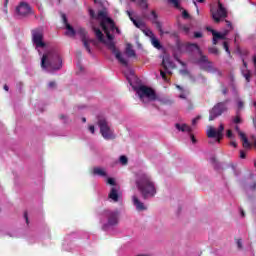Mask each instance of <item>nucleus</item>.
I'll return each mask as SVG.
<instances>
[{
	"label": "nucleus",
	"instance_id": "f257e3e1",
	"mask_svg": "<svg viewBox=\"0 0 256 256\" xmlns=\"http://www.w3.org/2000/svg\"><path fill=\"white\" fill-rule=\"evenodd\" d=\"M32 45L41 57V69L45 73L55 74L63 67V59L56 50L47 51V43L43 40V29L35 28L31 31Z\"/></svg>",
	"mask_w": 256,
	"mask_h": 256
},
{
	"label": "nucleus",
	"instance_id": "f03ea898",
	"mask_svg": "<svg viewBox=\"0 0 256 256\" xmlns=\"http://www.w3.org/2000/svg\"><path fill=\"white\" fill-rule=\"evenodd\" d=\"M88 13L91 19H96L97 21H100V26L107 37V40L105 39V42H103V44L106 45L109 51H111L112 55H115V58L121 65L127 67V59L123 57V54H121V52L117 49L114 41L115 36L111 34V31H115V21L107 16L106 9L100 10L98 11V14H95V10L89 8Z\"/></svg>",
	"mask_w": 256,
	"mask_h": 256
},
{
	"label": "nucleus",
	"instance_id": "7ed1b4c3",
	"mask_svg": "<svg viewBox=\"0 0 256 256\" xmlns=\"http://www.w3.org/2000/svg\"><path fill=\"white\" fill-rule=\"evenodd\" d=\"M135 183L143 199H149V197H155L157 190L155 189V184L151 180V176H149V174L143 171H138L135 174Z\"/></svg>",
	"mask_w": 256,
	"mask_h": 256
},
{
	"label": "nucleus",
	"instance_id": "20e7f679",
	"mask_svg": "<svg viewBox=\"0 0 256 256\" xmlns=\"http://www.w3.org/2000/svg\"><path fill=\"white\" fill-rule=\"evenodd\" d=\"M195 52L200 56V59L197 60V65H199L200 69H203V71H208V73H217L219 77L223 75V72L215 68L207 56L203 55V51L196 43L187 42L186 53L193 55Z\"/></svg>",
	"mask_w": 256,
	"mask_h": 256
},
{
	"label": "nucleus",
	"instance_id": "39448f33",
	"mask_svg": "<svg viewBox=\"0 0 256 256\" xmlns=\"http://www.w3.org/2000/svg\"><path fill=\"white\" fill-rule=\"evenodd\" d=\"M121 212L119 210H104L100 215L101 230L108 235H113L117 225H119V217Z\"/></svg>",
	"mask_w": 256,
	"mask_h": 256
},
{
	"label": "nucleus",
	"instance_id": "423d86ee",
	"mask_svg": "<svg viewBox=\"0 0 256 256\" xmlns=\"http://www.w3.org/2000/svg\"><path fill=\"white\" fill-rule=\"evenodd\" d=\"M89 242V234L84 233L82 238L77 236V233L73 232L65 236L62 243L63 251L68 253H75V251H81V246Z\"/></svg>",
	"mask_w": 256,
	"mask_h": 256
},
{
	"label": "nucleus",
	"instance_id": "0eeeda50",
	"mask_svg": "<svg viewBox=\"0 0 256 256\" xmlns=\"http://www.w3.org/2000/svg\"><path fill=\"white\" fill-rule=\"evenodd\" d=\"M210 13L215 23H220L222 19L227 18V8L221 2L210 4Z\"/></svg>",
	"mask_w": 256,
	"mask_h": 256
},
{
	"label": "nucleus",
	"instance_id": "6e6552de",
	"mask_svg": "<svg viewBox=\"0 0 256 256\" xmlns=\"http://www.w3.org/2000/svg\"><path fill=\"white\" fill-rule=\"evenodd\" d=\"M125 67L124 75L129 83V85L134 89L136 92L139 91V87H143L141 84V79L135 75V71L129 67V60H127V66Z\"/></svg>",
	"mask_w": 256,
	"mask_h": 256
},
{
	"label": "nucleus",
	"instance_id": "1a4fd4ad",
	"mask_svg": "<svg viewBox=\"0 0 256 256\" xmlns=\"http://www.w3.org/2000/svg\"><path fill=\"white\" fill-rule=\"evenodd\" d=\"M98 127L100 129V133L106 141H111L115 139V132L111 129L109 122L105 118L98 119Z\"/></svg>",
	"mask_w": 256,
	"mask_h": 256
},
{
	"label": "nucleus",
	"instance_id": "9d476101",
	"mask_svg": "<svg viewBox=\"0 0 256 256\" xmlns=\"http://www.w3.org/2000/svg\"><path fill=\"white\" fill-rule=\"evenodd\" d=\"M227 103H229V100H225L224 102H219L214 105L209 111V121H215L217 117H221L225 111H227Z\"/></svg>",
	"mask_w": 256,
	"mask_h": 256
},
{
	"label": "nucleus",
	"instance_id": "9b49d317",
	"mask_svg": "<svg viewBox=\"0 0 256 256\" xmlns=\"http://www.w3.org/2000/svg\"><path fill=\"white\" fill-rule=\"evenodd\" d=\"M136 93L143 102H145V99H148V101H155L157 99V94L155 93V90L145 85L140 86Z\"/></svg>",
	"mask_w": 256,
	"mask_h": 256
},
{
	"label": "nucleus",
	"instance_id": "f8f14e48",
	"mask_svg": "<svg viewBox=\"0 0 256 256\" xmlns=\"http://www.w3.org/2000/svg\"><path fill=\"white\" fill-rule=\"evenodd\" d=\"M162 66L165 71H160V75L164 81H167V73L171 74V70L169 69H175V63L171 61L169 56H164L162 60Z\"/></svg>",
	"mask_w": 256,
	"mask_h": 256
},
{
	"label": "nucleus",
	"instance_id": "ddd939ff",
	"mask_svg": "<svg viewBox=\"0 0 256 256\" xmlns=\"http://www.w3.org/2000/svg\"><path fill=\"white\" fill-rule=\"evenodd\" d=\"M33 13V9L31 6L26 3V2H21L17 7H16V14L19 17H27V15H31Z\"/></svg>",
	"mask_w": 256,
	"mask_h": 256
},
{
	"label": "nucleus",
	"instance_id": "4468645a",
	"mask_svg": "<svg viewBox=\"0 0 256 256\" xmlns=\"http://www.w3.org/2000/svg\"><path fill=\"white\" fill-rule=\"evenodd\" d=\"M150 15V21L153 25L156 26V29H158L160 35H169V31H163V23L159 21V16L157 15V12H155V10H152Z\"/></svg>",
	"mask_w": 256,
	"mask_h": 256
},
{
	"label": "nucleus",
	"instance_id": "2eb2a0df",
	"mask_svg": "<svg viewBox=\"0 0 256 256\" xmlns=\"http://www.w3.org/2000/svg\"><path fill=\"white\" fill-rule=\"evenodd\" d=\"M76 35H79L86 51L89 55H93V51H91V47L89 46V41H87V30L85 28H79L76 30Z\"/></svg>",
	"mask_w": 256,
	"mask_h": 256
},
{
	"label": "nucleus",
	"instance_id": "dca6fc26",
	"mask_svg": "<svg viewBox=\"0 0 256 256\" xmlns=\"http://www.w3.org/2000/svg\"><path fill=\"white\" fill-rule=\"evenodd\" d=\"M61 17L66 28L65 35H67L68 37H75L77 35V31L75 30V28H73V26H71V24H69V21L67 20V15L61 14Z\"/></svg>",
	"mask_w": 256,
	"mask_h": 256
},
{
	"label": "nucleus",
	"instance_id": "f3484780",
	"mask_svg": "<svg viewBox=\"0 0 256 256\" xmlns=\"http://www.w3.org/2000/svg\"><path fill=\"white\" fill-rule=\"evenodd\" d=\"M206 31H208L209 33L212 34L213 39H212V43L213 45H217V43L219 41H225V36L221 33L216 31L215 29L211 28V27H207Z\"/></svg>",
	"mask_w": 256,
	"mask_h": 256
},
{
	"label": "nucleus",
	"instance_id": "a211bd4d",
	"mask_svg": "<svg viewBox=\"0 0 256 256\" xmlns=\"http://www.w3.org/2000/svg\"><path fill=\"white\" fill-rule=\"evenodd\" d=\"M181 53H187V43H183L177 40L174 50V57L176 60H178L177 55H181Z\"/></svg>",
	"mask_w": 256,
	"mask_h": 256
},
{
	"label": "nucleus",
	"instance_id": "6ab92c4d",
	"mask_svg": "<svg viewBox=\"0 0 256 256\" xmlns=\"http://www.w3.org/2000/svg\"><path fill=\"white\" fill-rule=\"evenodd\" d=\"M235 131L238 133L241 141H243V147L245 149H250L251 148V142H249V138H247V135H245L244 132L241 131L239 126H235Z\"/></svg>",
	"mask_w": 256,
	"mask_h": 256
},
{
	"label": "nucleus",
	"instance_id": "aec40b11",
	"mask_svg": "<svg viewBox=\"0 0 256 256\" xmlns=\"http://www.w3.org/2000/svg\"><path fill=\"white\" fill-rule=\"evenodd\" d=\"M132 203L136 208V211H147V206L137 196H132Z\"/></svg>",
	"mask_w": 256,
	"mask_h": 256
},
{
	"label": "nucleus",
	"instance_id": "412c9836",
	"mask_svg": "<svg viewBox=\"0 0 256 256\" xmlns=\"http://www.w3.org/2000/svg\"><path fill=\"white\" fill-rule=\"evenodd\" d=\"M127 15L129 19L132 21L133 25L137 27V29H141L142 31L145 29V22L141 20H136L135 18H133V12L127 11Z\"/></svg>",
	"mask_w": 256,
	"mask_h": 256
},
{
	"label": "nucleus",
	"instance_id": "4be33fe9",
	"mask_svg": "<svg viewBox=\"0 0 256 256\" xmlns=\"http://www.w3.org/2000/svg\"><path fill=\"white\" fill-rule=\"evenodd\" d=\"M207 137H209V139H216V141L218 143H221V136L219 135V132H217V130H215V128L213 127H209V129L207 130Z\"/></svg>",
	"mask_w": 256,
	"mask_h": 256
},
{
	"label": "nucleus",
	"instance_id": "5701e85b",
	"mask_svg": "<svg viewBox=\"0 0 256 256\" xmlns=\"http://www.w3.org/2000/svg\"><path fill=\"white\" fill-rule=\"evenodd\" d=\"M108 199L114 203H117V201H119V190H117L115 187H112L108 194Z\"/></svg>",
	"mask_w": 256,
	"mask_h": 256
},
{
	"label": "nucleus",
	"instance_id": "b1692460",
	"mask_svg": "<svg viewBox=\"0 0 256 256\" xmlns=\"http://www.w3.org/2000/svg\"><path fill=\"white\" fill-rule=\"evenodd\" d=\"M175 127L178 131H182V133H191L193 131V128H191V126H188L187 124L176 123Z\"/></svg>",
	"mask_w": 256,
	"mask_h": 256
},
{
	"label": "nucleus",
	"instance_id": "393cba45",
	"mask_svg": "<svg viewBox=\"0 0 256 256\" xmlns=\"http://www.w3.org/2000/svg\"><path fill=\"white\" fill-rule=\"evenodd\" d=\"M93 175L97 177H107V171L101 167H94L93 168Z\"/></svg>",
	"mask_w": 256,
	"mask_h": 256
},
{
	"label": "nucleus",
	"instance_id": "a878e982",
	"mask_svg": "<svg viewBox=\"0 0 256 256\" xmlns=\"http://www.w3.org/2000/svg\"><path fill=\"white\" fill-rule=\"evenodd\" d=\"M92 29H93V32L95 33L98 41H100V43L105 42V35H103V32L101 31V29H99L97 27H92Z\"/></svg>",
	"mask_w": 256,
	"mask_h": 256
},
{
	"label": "nucleus",
	"instance_id": "bb28decb",
	"mask_svg": "<svg viewBox=\"0 0 256 256\" xmlns=\"http://www.w3.org/2000/svg\"><path fill=\"white\" fill-rule=\"evenodd\" d=\"M151 43L153 45V47H155V49L161 50L163 49V45H161V41H159V39H157V37H152L151 39Z\"/></svg>",
	"mask_w": 256,
	"mask_h": 256
},
{
	"label": "nucleus",
	"instance_id": "cd10ccee",
	"mask_svg": "<svg viewBox=\"0 0 256 256\" xmlns=\"http://www.w3.org/2000/svg\"><path fill=\"white\" fill-rule=\"evenodd\" d=\"M132 3H137L141 9H147L149 5L147 4V0H130Z\"/></svg>",
	"mask_w": 256,
	"mask_h": 256
},
{
	"label": "nucleus",
	"instance_id": "c85d7f7f",
	"mask_svg": "<svg viewBox=\"0 0 256 256\" xmlns=\"http://www.w3.org/2000/svg\"><path fill=\"white\" fill-rule=\"evenodd\" d=\"M125 53L127 55V57H135V50L133 49V47L131 46V44H128L126 46V50Z\"/></svg>",
	"mask_w": 256,
	"mask_h": 256
},
{
	"label": "nucleus",
	"instance_id": "c756f323",
	"mask_svg": "<svg viewBox=\"0 0 256 256\" xmlns=\"http://www.w3.org/2000/svg\"><path fill=\"white\" fill-rule=\"evenodd\" d=\"M210 163L213 165L216 171H219L221 169V164L217 162V159H215V157L210 158Z\"/></svg>",
	"mask_w": 256,
	"mask_h": 256
},
{
	"label": "nucleus",
	"instance_id": "7c9ffc66",
	"mask_svg": "<svg viewBox=\"0 0 256 256\" xmlns=\"http://www.w3.org/2000/svg\"><path fill=\"white\" fill-rule=\"evenodd\" d=\"M242 76L246 79L247 83L251 82V72L249 70H243L241 69Z\"/></svg>",
	"mask_w": 256,
	"mask_h": 256
},
{
	"label": "nucleus",
	"instance_id": "2f4dec72",
	"mask_svg": "<svg viewBox=\"0 0 256 256\" xmlns=\"http://www.w3.org/2000/svg\"><path fill=\"white\" fill-rule=\"evenodd\" d=\"M236 105H237V108H238L236 113H237V115H239L241 109H243V107H245V104L243 103V100H241V98H238L236 100Z\"/></svg>",
	"mask_w": 256,
	"mask_h": 256
},
{
	"label": "nucleus",
	"instance_id": "473e14b6",
	"mask_svg": "<svg viewBox=\"0 0 256 256\" xmlns=\"http://www.w3.org/2000/svg\"><path fill=\"white\" fill-rule=\"evenodd\" d=\"M9 237L19 238L21 237V233H19V230H12L7 233Z\"/></svg>",
	"mask_w": 256,
	"mask_h": 256
},
{
	"label": "nucleus",
	"instance_id": "72a5a7b5",
	"mask_svg": "<svg viewBox=\"0 0 256 256\" xmlns=\"http://www.w3.org/2000/svg\"><path fill=\"white\" fill-rule=\"evenodd\" d=\"M142 31H143L144 35H146V37H150V39H153V37H155V34L150 29L144 28Z\"/></svg>",
	"mask_w": 256,
	"mask_h": 256
},
{
	"label": "nucleus",
	"instance_id": "f704fd0d",
	"mask_svg": "<svg viewBox=\"0 0 256 256\" xmlns=\"http://www.w3.org/2000/svg\"><path fill=\"white\" fill-rule=\"evenodd\" d=\"M27 241L28 243H30V245H33V243H37V237L35 236V234L29 235L27 237Z\"/></svg>",
	"mask_w": 256,
	"mask_h": 256
},
{
	"label": "nucleus",
	"instance_id": "c9c22d12",
	"mask_svg": "<svg viewBox=\"0 0 256 256\" xmlns=\"http://www.w3.org/2000/svg\"><path fill=\"white\" fill-rule=\"evenodd\" d=\"M180 29L185 33V35H189V32L191 31V28H189L187 25L180 26Z\"/></svg>",
	"mask_w": 256,
	"mask_h": 256
},
{
	"label": "nucleus",
	"instance_id": "e433bc0d",
	"mask_svg": "<svg viewBox=\"0 0 256 256\" xmlns=\"http://www.w3.org/2000/svg\"><path fill=\"white\" fill-rule=\"evenodd\" d=\"M224 50L226 51L228 57H231V50H229V43L223 42Z\"/></svg>",
	"mask_w": 256,
	"mask_h": 256
},
{
	"label": "nucleus",
	"instance_id": "4c0bfd02",
	"mask_svg": "<svg viewBox=\"0 0 256 256\" xmlns=\"http://www.w3.org/2000/svg\"><path fill=\"white\" fill-rule=\"evenodd\" d=\"M223 131H225V126H223V124H220L219 128L217 129V132L221 139H223Z\"/></svg>",
	"mask_w": 256,
	"mask_h": 256
},
{
	"label": "nucleus",
	"instance_id": "58836bf2",
	"mask_svg": "<svg viewBox=\"0 0 256 256\" xmlns=\"http://www.w3.org/2000/svg\"><path fill=\"white\" fill-rule=\"evenodd\" d=\"M208 52L212 55H219V49L215 48V47H210L208 49Z\"/></svg>",
	"mask_w": 256,
	"mask_h": 256
},
{
	"label": "nucleus",
	"instance_id": "ea45409f",
	"mask_svg": "<svg viewBox=\"0 0 256 256\" xmlns=\"http://www.w3.org/2000/svg\"><path fill=\"white\" fill-rule=\"evenodd\" d=\"M119 161H120V163H121L122 165H127V163H128L129 160L127 159V156L122 155V156H120Z\"/></svg>",
	"mask_w": 256,
	"mask_h": 256
},
{
	"label": "nucleus",
	"instance_id": "a19ab883",
	"mask_svg": "<svg viewBox=\"0 0 256 256\" xmlns=\"http://www.w3.org/2000/svg\"><path fill=\"white\" fill-rule=\"evenodd\" d=\"M107 183L108 185H112V187H115V185H117V182H115V178H107Z\"/></svg>",
	"mask_w": 256,
	"mask_h": 256
},
{
	"label": "nucleus",
	"instance_id": "79ce46f5",
	"mask_svg": "<svg viewBox=\"0 0 256 256\" xmlns=\"http://www.w3.org/2000/svg\"><path fill=\"white\" fill-rule=\"evenodd\" d=\"M60 120L62 123H69V117L65 114L60 115Z\"/></svg>",
	"mask_w": 256,
	"mask_h": 256
},
{
	"label": "nucleus",
	"instance_id": "37998d69",
	"mask_svg": "<svg viewBox=\"0 0 256 256\" xmlns=\"http://www.w3.org/2000/svg\"><path fill=\"white\" fill-rule=\"evenodd\" d=\"M197 3H205V0H193V4L196 7V11L199 14V6L197 5Z\"/></svg>",
	"mask_w": 256,
	"mask_h": 256
},
{
	"label": "nucleus",
	"instance_id": "c03bdc74",
	"mask_svg": "<svg viewBox=\"0 0 256 256\" xmlns=\"http://www.w3.org/2000/svg\"><path fill=\"white\" fill-rule=\"evenodd\" d=\"M232 122L235 123V125H239V123H242L241 117L236 116V117L232 118Z\"/></svg>",
	"mask_w": 256,
	"mask_h": 256
},
{
	"label": "nucleus",
	"instance_id": "a18cd8bd",
	"mask_svg": "<svg viewBox=\"0 0 256 256\" xmlns=\"http://www.w3.org/2000/svg\"><path fill=\"white\" fill-rule=\"evenodd\" d=\"M226 137H228V139H235V134H233V131L227 130Z\"/></svg>",
	"mask_w": 256,
	"mask_h": 256
},
{
	"label": "nucleus",
	"instance_id": "49530a36",
	"mask_svg": "<svg viewBox=\"0 0 256 256\" xmlns=\"http://www.w3.org/2000/svg\"><path fill=\"white\" fill-rule=\"evenodd\" d=\"M179 1H181V0H168V2L171 3L172 5H174V7H176V9H179Z\"/></svg>",
	"mask_w": 256,
	"mask_h": 256
},
{
	"label": "nucleus",
	"instance_id": "de8ad7c7",
	"mask_svg": "<svg viewBox=\"0 0 256 256\" xmlns=\"http://www.w3.org/2000/svg\"><path fill=\"white\" fill-rule=\"evenodd\" d=\"M203 37V32H194V39H201Z\"/></svg>",
	"mask_w": 256,
	"mask_h": 256
},
{
	"label": "nucleus",
	"instance_id": "09e8293b",
	"mask_svg": "<svg viewBox=\"0 0 256 256\" xmlns=\"http://www.w3.org/2000/svg\"><path fill=\"white\" fill-rule=\"evenodd\" d=\"M57 83L55 81H51L48 83V89H53L54 87H56Z\"/></svg>",
	"mask_w": 256,
	"mask_h": 256
},
{
	"label": "nucleus",
	"instance_id": "8fccbe9b",
	"mask_svg": "<svg viewBox=\"0 0 256 256\" xmlns=\"http://www.w3.org/2000/svg\"><path fill=\"white\" fill-rule=\"evenodd\" d=\"M237 247L238 249H243V241L241 239L237 240Z\"/></svg>",
	"mask_w": 256,
	"mask_h": 256
},
{
	"label": "nucleus",
	"instance_id": "3c124183",
	"mask_svg": "<svg viewBox=\"0 0 256 256\" xmlns=\"http://www.w3.org/2000/svg\"><path fill=\"white\" fill-rule=\"evenodd\" d=\"M182 17H183V19H189V12H187L186 10H184V11L182 12Z\"/></svg>",
	"mask_w": 256,
	"mask_h": 256
},
{
	"label": "nucleus",
	"instance_id": "603ef678",
	"mask_svg": "<svg viewBox=\"0 0 256 256\" xmlns=\"http://www.w3.org/2000/svg\"><path fill=\"white\" fill-rule=\"evenodd\" d=\"M245 157H247V154L245 153V151L241 150L240 151V159H245Z\"/></svg>",
	"mask_w": 256,
	"mask_h": 256
},
{
	"label": "nucleus",
	"instance_id": "864d4df0",
	"mask_svg": "<svg viewBox=\"0 0 256 256\" xmlns=\"http://www.w3.org/2000/svg\"><path fill=\"white\" fill-rule=\"evenodd\" d=\"M24 219L26 221V224L29 225V215L27 214V212H24Z\"/></svg>",
	"mask_w": 256,
	"mask_h": 256
},
{
	"label": "nucleus",
	"instance_id": "5fc2aeb1",
	"mask_svg": "<svg viewBox=\"0 0 256 256\" xmlns=\"http://www.w3.org/2000/svg\"><path fill=\"white\" fill-rule=\"evenodd\" d=\"M181 75H189V70L188 69H183L180 70Z\"/></svg>",
	"mask_w": 256,
	"mask_h": 256
},
{
	"label": "nucleus",
	"instance_id": "6e6d98bb",
	"mask_svg": "<svg viewBox=\"0 0 256 256\" xmlns=\"http://www.w3.org/2000/svg\"><path fill=\"white\" fill-rule=\"evenodd\" d=\"M88 129H89L90 133H92V135L95 133V126L90 125Z\"/></svg>",
	"mask_w": 256,
	"mask_h": 256
},
{
	"label": "nucleus",
	"instance_id": "4d7b16f0",
	"mask_svg": "<svg viewBox=\"0 0 256 256\" xmlns=\"http://www.w3.org/2000/svg\"><path fill=\"white\" fill-rule=\"evenodd\" d=\"M221 34L224 36V39H227V35H229V30H224L221 32Z\"/></svg>",
	"mask_w": 256,
	"mask_h": 256
},
{
	"label": "nucleus",
	"instance_id": "13d9d810",
	"mask_svg": "<svg viewBox=\"0 0 256 256\" xmlns=\"http://www.w3.org/2000/svg\"><path fill=\"white\" fill-rule=\"evenodd\" d=\"M197 121H199V116L192 120V125H197Z\"/></svg>",
	"mask_w": 256,
	"mask_h": 256
},
{
	"label": "nucleus",
	"instance_id": "bf43d9fd",
	"mask_svg": "<svg viewBox=\"0 0 256 256\" xmlns=\"http://www.w3.org/2000/svg\"><path fill=\"white\" fill-rule=\"evenodd\" d=\"M227 23V27H230V29H233V24L231 23V21L226 20Z\"/></svg>",
	"mask_w": 256,
	"mask_h": 256
},
{
	"label": "nucleus",
	"instance_id": "052dcab7",
	"mask_svg": "<svg viewBox=\"0 0 256 256\" xmlns=\"http://www.w3.org/2000/svg\"><path fill=\"white\" fill-rule=\"evenodd\" d=\"M179 98H180V99H187V95H186L185 93H181V94L179 95Z\"/></svg>",
	"mask_w": 256,
	"mask_h": 256
},
{
	"label": "nucleus",
	"instance_id": "680f3d73",
	"mask_svg": "<svg viewBox=\"0 0 256 256\" xmlns=\"http://www.w3.org/2000/svg\"><path fill=\"white\" fill-rule=\"evenodd\" d=\"M114 31H116L117 35H121V30L115 26Z\"/></svg>",
	"mask_w": 256,
	"mask_h": 256
},
{
	"label": "nucleus",
	"instance_id": "e2e57ef3",
	"mask_svg": "<svg viewBox=\"0 0 256 256\" xmlns=\"http://www.w3.org/2000/svg\"><path fill=\"white\" fill-rule=\"evenodd\" d=\"M250 189H251L252 191H255V189H256V182H254V183L250 186Z\"/></svg>",
	"mask_w": 256,
	"mask_h": 256
},
{
	"label": "nucleus",
	"instance_id": "0e129e2a",
	"mask_svg": "<svg viewBox=\"0 0 256 256\" xmlns=\"http://www.w3.org/2000/svg\"><path fill=\"white\" fill-rule=\"evenodd\" d=\"M230 145H231L232 147L237 148V142H235V141H232V142L230 143Z\"/></svg>",
	"mask_w": 256,
	"mask_h": 256
},
{
	"label": "nucleus",
	"instance_id": "69168bd1",
	"mask_svg": "<svg viewBox=\"0 0 256 256\" xmlns=\"http://www.w3.org/2000/svg\"><path fill=\"white\" fill-rule=\"evenodd\" d=\"M190 137H191L192 143H197V140L195 139V136L191 135Z\"/></svg>",
	"mask_w": 256,
	"mask_h": 256
},
{
	"label": "nucleus",
	"instance_id": "338daca9",
	"mask_svg": "<svg viewBox=\"0 0 256 256\" xmlns=\"http://www.w3.org/2000/svg\"><path fill=\"white\" fill-rule=\"evenodd\" d=\"M228 92H229V90H227V88H224V89L222 90L223 95H227Z\"/></svg>",
	"mask_w": 256,
	"mask_h": 256
},
{
	"label": "nucleus",
	"instance_id": "774afa93",
	"mask_svg": "<svg viewBox=\"0 0 256 256\" xmlns=\"http://www.w3.org/2000/svg\"><path fill=\"white\" fill-rule=\"evenodd\" d=\"M240 214H241V217H245V211H243V209L240 208Z\"/></svg>",
	"mask_w": 256,
	"mask_h": 256
}]
</instances>
